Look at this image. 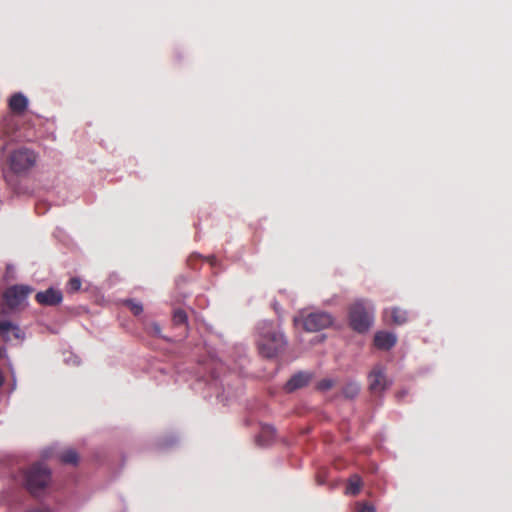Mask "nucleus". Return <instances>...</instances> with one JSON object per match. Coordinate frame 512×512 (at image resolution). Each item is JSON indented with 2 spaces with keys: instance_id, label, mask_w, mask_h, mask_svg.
<instances>
[{
  "instance_id": "25",
  "label": "nucleus",
  "mask_w": 512,
  "mask_h": 512,
  "mask_svg": "<svg viewBox=\"0 0 512 512\" xmlns=\"http://www.w3.org/2000/svg\"><path fill=\"white\" fill-rule=\"evenodd\" d=\"M153 328H154V332H155L156 334H159V333H160V327H159L157 324H154V325H153Z\"/></svg>"
},
{
  "instance_id": "7",
  "label": "nucleus",
  "mask_w": 512,
  "mask_h": 512,
  "mask_svg": "<svg viewBox=\"0 0 512 512\" xmlns=\"http://www.w3.org/2000/svg\"><path fill=\"white\" fill-rule=\"evenodd\" d=\"M391 385V381L387 379L384 368L377 365L369 374V388L375 394L384 392Z\"/></svg>"
},
{
  "instance_id": "16",
  "label": "nucleus",
  "mask_w": 512,
  "mask_h": 512,
  "mask_svg": "<svg viewBox=\"0 0 512 512\" xmlns=\"http://www.w3.org/2000/svg\"><path fill=\"white\" fill-rule=\"evenodd\" d=\"M61 462L66 464H76L78 462V454L74 449H67L59 455Z\"/></svg>"
},
{
  "instance_id": "11",
  "label": "nucleus",
  "mask_w": 512,
  "mask_h": 512,
  "mask_svg": "<svg viewBox=\"0 0 512 512\" xmlns=\"http://www.w3.org/2000/svg\"><path fill=\"white\" fill-rule=\"evenodd\" d=\"M310 375L305 372H299L293 375L286 383L285 389L288 392L295 391L302 388L309 383Z\"/></svg>"
},
{
  "instance_id": "1",
  "label": "nucleus",
  "mask_w": 512,
  "mask_h": 512,
  "mask_svg": "<svg viewBox=\"0 0 512 512\" xmlns=\"http://www.w3.org/2000/svg\"><path fill=\"white\" fill-rule=\"evenodd\" d=\"M257 345L259 353L266 358L276 357L287 346V340L279 326L270 321L258 324Z\"/></svg>"
},
{
  "instance_id": "24",
  "label": "nucleus",
  "mask_w": 512,
  "mask_h": 512,
  "mask_svg": "<svg viewBox=\"0 0 512 512\" xmlns=\"http://www.w3.org/2000/svg\"><path fill=\"white\" fill-rule=\"evenodd\" d=\"M10 370H11V374L13 377L12 390H14L16 387V381H15V375H14V370H13L12 366L10 367Z\"/></svg>"
},
{
  "instance_id": "19",
  "label": "nucleus",
  "mask_w": 512,
  "mask_h": 512,
  "mask_svg": "<svg viewBox=\"0 0 512 512\" xmlns=\"http://www.w3.org/2000/svg\"><path fill=\"white\" fill-rule=\"evenodd\" d=\"M173 321L177 325L185 324L187 321V314L181 309L175 310L173 314Z\"/></svg>"
},
{
  "instance_id": "23",
  "label": "nucleus",
  "mask_w": 512,
  "mask_h": 512,
  "mask_svg": "<svg viewBox=\"0 0 512 512\" xmlns=\"http://www.w3.org/2000/svg\"><path fill=\"white\" fill-rule=\"evenodd\" d=\"M321 389H329L332 387V381L331 380H324L320 383L319 386Z\"/></svg>"
},
{
  "instance_id": "22",
  "label": "nucleus",
  "mask_w": 512,
  "mask_h": 512,
  "mask_svg": "<svg viewBox=\"0 0 512 512\" xmlns=\"http://www.w3.org/2000/svg\"><path fill=\"white\" fill-rule=\"evenodd\" d=\"M65 361L68 364L78 365L80 363V360L77 356H70L69 358H66Z\"/></svg>"
},
{
  "instance_id": "10",
  "label": "nucleus",
  "mask_w": 512,
  "mask_h": 512,
  "mask_svg": "<svg viewBox=\"0 0 512 512\" xmlns=\"http://www.w3.org/2000/svg\"><path fill=\"white\" fill-rule=\"evenodd\" d=\"M397 341V337L394 333L379 331L374 336V344L378 349L389 350Z\"/></svg>"
},
{
  "instance_id": "17",
  "label": "nucleus",
  "mask_w": 512,
  "mask_h": 512,
  "mask_svg": "<svg viewBox=\"0 0 512 512\" xmlns=\"http://www.w3.org/2000/svg\"><path fill=\"white\" fill-rule=\"evenodd\" d=\"M360 391V385L357 382H349L343 388V395L346 398L353 399L358 395Z\"/></svg>"
},
{
  "instance_id": "26",
  "label": "nucleus",
  "mask_w": 512,
  "mask_h": 512,
  "mask_svg": "<svg viewBox=\"0 0 512 512\" xmlns=\"http://www.w3.org/2000/svg\"><path fill=\"white\" fill-rule=\"evenodd\" d=\"M3 311L0 310V313H2Z\"/></svg>"
},
{
  "instance_id": "3",
  "label": "nucleus",
  "mask_w": 512,
  "mask_h": 512,
  "mask_svg": "<svg viewBox=\"0 0 512 512\" xmlns=\"http://www.w3.org/2000/svg\"><path fill=\"white\" fill-rule=\"evenodd\" d=\"M50 470L42 463H36L23 472L22 483L33 495H39L49 485Z\"/></svg>"
},
{
  "instance_id": "8",
  "label": "nucleus",
  "mask_w": 512,
  "mask_h": 512,
  "mask_svg": "<svg viewBox=\"0 0 512 512\" xmlns=\"http://www.w3.org/2000/svg\"><path fill=\"white\" fill-rule=\"evenodd\" d=\"M0 335L4 341H23L25 333L21 330L19 325L9 320L0 319Z\"/></svg>"
},
{
  "instance_id": "6",
  "label": "nucleus",
  "mask_w": 512,
  "mask_h": 512,
  "mask_svg": "<svg viewBox=\"0 0 512 512\" xmlns=\"http://www.w3.org/2000/svg\"><path fill=\"white\" fill-rule=\"evenodd\" d=\"M32 288L26 285H15L4 293V302L9 310H14L25 303Z\"/></svg>"
},
{
  "instance_id": "14",
  "label": "nucleus",
  "mask_w": 512,
  "mask_h": 512,
  "mask_svg": "<svg viewBox=\"0 0 512 512\" xmlns=\"http://www.w3.org/2000/svg\"><path fill=\"white\" fill-rule=\"evenodd\" d=\"M275 429L271 426H266L262 429V432L257 436V443L261 446L268 445V443L274 438Z\"/></svg>"
},
{
  "instance_id": "5",
  "label": "nucleus",
  "mask_w": 512,
  "mask_h": 512,
  "mask_svg": "<svg viewBox=\"0 0 512 512\" xmlns=\"http://www.w3.org/2000/svg\"><path fill=\"white\" fill-rule=\"evenodd\" d=\"M303 322L305 330L316 332L330 327L333 324L334 318L331 314L323 311H317L304 316L300 314L294 317V323L297 325L299 321Z\"/></svg>"
},
{
  "instance_id": "20",
  "label": "nucleus",
  "mask_w": 512,
  "mask_h": 512,
  "mask_svg": "<svg viewBox=\"0 0 512 512\" xmlns=\"http://www.w3.org/2000/svg\"><path fill=\"white\" fill-rule=\"evenodd\" d=\"M81 288V280L77 277L71 278L67 285V290L70 293H74Z\"/></svg>"
},
{
  "instance_id": "21",
  "label": "nucleus",
  "mask_w": 512,
  "mask_h": 512,
  "mask_svg": "<svg viewBox=\"0 0 512 512\" xmlns=\"http://www.w3.org/2000/svg\"><path fill=\"white\" fill-rule=\"evenodd\" d=\"M357 507V512H376L375 507L367 503H358Z\"/></svg>"
},
{
  "instance_id": "2",
  "label": "nucleus",
  "mask_w": 512,
  "mask_h": 512,
  "mask_svg": "<svg viewBox=\"0 0 512 512\" xmlns=\"http://www.w3.org/2000/svg\"><path fill=\"white\" fill-rule=\"evenodd\" d=\"M374 317V306L366 299H358L349 307V324L358 333L367 332Z\"/></svg>"
},
{
  "instance_id": "15",
  "label": "nucleus",
  "mask_w": 512,
  "mask_h": 512,
  "mask_svg": "<svg viewBox=\"0 0 512 512\" xmlns=\"http://www.w3.org/2000/svg\"><path fill=\"white\" fill-rule=\"evenodd\" d=\"M390 312L393 323L397 325H402L408 320L407 311L403 309L395 307Z\"/></svg>"
},
{
  "instance_id": "12",
  "label": "nucleus",
  "mask_w": 512,
  "mask_h": 512,
  "mask_svg": "<svg viewBox=\"0 0 512 512\" xmlns=\"http://www.w3.org/2000/svg\"><path fill=\"white\" fill-rule=\"evenodd\" d=\"M9 106L14 112L21 113L27 108L28 99L22 93H16L10 98Z\"/></svg>"
},
{
  "instance_id": "4",
  "label": "nucleus",
  "mask_w": 512,
  "mask_h": 512,
  "mask_svg": "<svg viewBox=\"0 0 512 512\" xmlns=\"http://www.w3.org/2000/svg\"><path fill=\"white\" fill-rule=\"evenodd\" d=\"M37 155L31 149L22 147L10 153L7 159L10 170L15 174H24L35 166Z\"/></svg>"
},
{
  "instance_id": "18",
  "label": "nucleus",
  "mask_w": 512,
  "mask_h": 512,
  "mask_svg": "<svg viewBox=\"0 0 512 512\" xmlns=\"http://www.w3.org/2000/svg\"><path fill=\"white\" fill-rule=\"evenodd\" d=\"M125 304L129 307L134 315H140L143 312V306L140 302L134 300H126Z\"/></svg>"
},
{
  "instance_id": "13",
  "label": "nucleus",
  "mask_w": 512,
  "mask_h": 512,
  "mask_svg": "<svg viewBox=\"0 0 512 512\" xmlns=\"http://www.w3.org/2000/svg\"><path fill=\"white\" fill-rule=\"evenodd\" d=\"M362 487V479L359 475H352L349 480L345 490L347 495H357Z\"/></svg>"
},
{
  "instance_id": "9",
  "label": "nucleus",
  "mask_w": 512,
  "mask_h": 512,
  "mask_svg": "<svg viewBox=\"0 0 512 512\" xmlns=\"http://www.w3.org/2000/svg\"><path fill=\"white\" fill-rule=\"evenodd\" d=\"M36 300L39 304L44 306H55L62 302L63 295L59 289L53 287L45 291H40L36 294Z\"/></svg>"
}]
</instances>
